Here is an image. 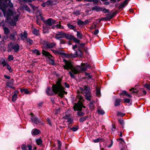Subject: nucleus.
<instances>
[{
    "mask_svg": "<svg viewBox=\"0 0 150 150\" xmlns=\"http://www.w3.org/2000/svg\"><path fill=\"white\" fill-rule=\"evenodd\" d=\"M8 6L11 8L13 7V4L11 2L10 0H0V9L3 12L4 16L6 17L7 19L8 20L11 18L12 16H13V20L17 22L19 15L16 14L15 11L10 9H8L6 11Z\"/></svg>",
    "mask_w": 150,
    "mask_h": 150,
    "instance_id": "nucleus-1",
    "label": "nucleus"
},
{
    "mask_svg": "<svg viewBox=\"0 0 150 150\" xmlns=\"http://www.w3.org/2000/svg\"><path fill=\"white\" fill-rule=\"evenodd\" d=\"M63 61L65 63V64L63 66L64 68L67 70L69 69H71V72L69 71V73L71 76L72 78H74L75 77L74 74L79 73L80 71H84L86 69L85 64L82 63L81 66L77 65L74 67L71 61H67L65 59H64Z\"/></svg>",
    "mask_w": 150,
    "mask_h": 150,
    "instance_id": "nucleus-2",
    "label": "nucleus"
},
{
    "mask_svg": "<svg viewBox=\"0 0 150 150\" xmlns=\"http://www.w3.org/2000/svg\"><path fill=\"white\" fill-rule=\"evenodd\" d=\"M61 79H59L57 81L55 84H54L52 86V90L49 87H47L46 92L48 96H52L54 94L53 92L55 94H57L61 97L63 96L64 93L67 94V92L64 91V88L61 85Z\"/></svg>",
    "mask_w": 150,
    "mask_h": 150,
    "instance_id": "nucleus-3",
    "label": "nucleus"
},
{
    "mask_svg": "<svg viewBox=\"0 0 150 150\" xmlns=\"http://www.w3.org/2000/svg\"><path fill=\"white\" fill-rule=\"evenodd\" d=\"M84 88L80 87L79 92L84 95L86 99L90 101L91 100V95L90 93V88L87 86H85Z\"/></svg>",
    "mask_w": 150,
    "mask_h": 150,
    "instance_id": "nucleus-4",
    "label": "nucleus"
},
{
    "mask_svg": "<svg viewBox=\"0 0 150 150\" xmlns=\"http://www.w3.org/2000/svg\"><path fill=\"white\" fill-rule=\"evenodd\" d=\"M82 107L84 108L85 107L83 105V104L81 102L79 101L78 104L75 103L73 106V108L75 111H78L77 115L79 116H82L84 115V112L81 111Z\"/></svg>",
    "mask_w": 150,
    "mask_h": 150,
    "instance_id": "nucleus-5",
    "label": "nucleus"
},
{
    "mask_svg": "<svg viewBox=\"0 0 150 150\" xmlns=\"http://www.w3.org/2000/svg\"><path fill=\"white\" fill-rule=\"evenodd\" d=\"M42 54L45 56L48 57L49 59L51 61L52 64H54V57L49 53L45 50H43Z\"/></svg>",
    "mask_w": 150,
    "mask_h": 150,
    "instance_id": "nucleus-6",
    "label": "nucleus"
},
{
    "mask_svg": "<svg viewBox=\"0 0 150 150\" xmlns=\"http://www.w3.org/2000/svg\"><path fill=\"white\" fill-rule=\"evenodd\" d=\"M73 47L72 49L74 50V51L75 52H74V54H73L72 53H71V56L73 57H77V56L78 55H79L80 56H81L82 55V53L81 52V51L80 50H79L78 52H79L80 53L79 54H78V52L76 50H75L74 49L76 48L77 47V45H73Z\"/></svg>",
    "mask_w": 150,
    "mask_h": 150,
    "instance_id": "nucleus-7",
    "label": "nucleus"
},
{
    "mask_svg": "<svg viewBox=\"0 0 150 150\" xmlns=\"http://www.w3.org/2000/svg\"><path fill=\"white\" fill-rule=\"evenodd\" d=\"M56 21L51 18L48 19L45 22V24L47 26H52L53 24L56 23Z\"/></svg>",
    "mask_w": 150,
    "mask_h": 150,
    "instance_id": "nucleus-8",
    "label": "nucleus"
},
{
    "mask_svg": "<svg viewBox=\"0 0 150 150\" xmlns=\"http://www.w3.org/2000/svg\"><path fill=\"white\" fill-rule=\"evenodd\" d=\"M55 38L58 40H59L61 38H64V33L62 31L57 32L55 34Z\"/></svg>",
    "mask_w": 150,
    "mask_h": 150,
    "instance_id": "nucleus-9",
    "label": "nucleus"
},
{
    "mask_svg": "<svg viewBox=\"0 0 150 150\" xmlns=\"http://www.w3.org/2000/svg\"><path fill=\"white\" fill-rule=\"evenodd\" d=\"M30 114L31 115V120L33 122L36 124H37L40 123V121L37 118L33 115V113H31Z\"/></svg>",
    "mask_w": 150,
    "mask_h": 150,
    "instance_id": "nucleus-10",
    "label": "nucleus"
},
{
    "mask_svg": "<svg viewBox=\"0 0 150 150\" xmlns=\"http://www.w3.org/2000/svg\"><path fill=\"white\" fill-rule=\"evenodd\" d=\"M64 118L67 120V122L70 125L73 122V120L69 115H66L64 116Z\"/></svg>",
    "mask_w": 150,
    "mask_h": 150,
    "instance_id": "nucleus-11",
    "label": "nucleus"
},
{
    "mask_svg": "<svg viewBox=\"0 0 150 150\" xmlns=\"http://www.w3.org/2000/svg\"><path fill=\"white\" fill-rule=\"evenodd\" d=\"M13 79L8 81L6 82V85L8 87L14 89L15 88L13 86Z\"/></svg>",
    "mask_w": 150,
    "mask_h": 150,
    "instance_id": "nucleus-12",
    "label": "nucleus"
},
{
    "mask_svg": "<svg viewBox=\"0 0 150 150\" xmlns=\"http://www.w3.org/2000/svg\"><path fill=\"white\" fill-rule=\"evenodd\" d=\"M10 45H12V48L14 50L15 52H17L19 51L20 46L18 44H16L13 45L12 44V43H11Z\"/></svg>",
    "mask_w": 150,
    "mask_h": 150,
    "instance_id": "nucleus-13",
    "label": "nucleus"
},
{
    "mask_svg": "<svg viewBox=\"0 0 150 150\" xmlns=\"http://www.w3.org/2000/svg\"><path fill=\"white\" fill-rule=\"evenodd\" d=\"M28 148V150H32V147L31 145L28 144L26 146L25 144H23L21 146V148L22 150H27V148Z\"/></svg>",
    "mask_w": 150,
    "mask_h": 150,
    "instance_id": "nucleus-14",
    "label": "nucleus"
},
{
    "mask_svg": "<svg viewBox=\"0 0 150 150\" xmlns=\"http://www.w3.org/2000/svg\"><path fill=\"white\" fill-rule=\"evenodd\" d=\"M56 45V44L54 43H47L45 45V47L47 48H53Z\"/></svg>",
    "mask_w": 150,
    "mask_h": 150,
    "instance_id": "nucleus-15",
    "label": "nucleus"
},
{
    "mask_svg": "<svg viewBox=\"0 0 150 150\" xmlns=\"http://www.w3.org/2000/svg\"><path fill=\"white\" fill-rule=\"evenodd\" d=\"M27 35L28 34L26 31H24L23 32V34L22 33H21L20 36L22 40H25L26 38H27Z\"/></svg>",
    "mask_w": 150,
    "mask_h": 150,
    "instance_id": "nucleus-16",
    "label": "nucleus"
},
{
    "mask_svg": "<svg viewBox=\"0 0 150 150\" xmlns=\"http://www.w3.org/2000/svg\"><path fill=\"white\" fill-rule=\"evenodd\" d=\"M102 10V7L98 6H95L92 8V10L98 12L101 11Z\"/></svg>",
    "mask_w": 150,
    "mask_h": 150,
    "instance_id": "nucleus-17",
    "label": "nucleus"
},
{
    "mask_svg": "<svg viewBox=\"0 0 150 150\" xmlns=\"http://www.w3.org/2000/svg\"><path fill=\"white\" fill-rule=\"evenodd\" d=\"M16 35L17 33L16 32L11 33L9 36L10 39L13 41H15L16 39L15 36Z\"/></svg>",
    "mask_w": 150,
    "mask_h": 150,
    "instance_id": "nucleus-18",
    "label": "nucleus"
},
{
    "mask_svg": "<svg viewBox=\"0 0 150 150\" xmlns=\"http://www.w3.org/2000/svg\"><path fill=\"white\" fill-rule=\"evenodd\" d=\"M129 0H125L123 3L119 6V8L120 9H121L122 8L125 7L127 5Z\"/></svg>",
    "mask_w": 150,
    "mask_h": 150,
    "instance_id": "nucleus-19",
    "label": "nucleus"
},
{
    "mask_svg": "<svg viewBox=\"0 0 150 150\" xmlns=\"http://www.w3.org/2000/svg\"><path fill=\"white\" fill-rule=\"evenodd\" d=\"M17 93L18 92L16 91H14V93L12 96V101L14 102L16 100L17 98Z\"/></svg>",
    "mask_w": 150,
    "mask_h": 150,
    "instance_id": "nucleus-20",
    "label": "nucleus"
},
{
    "mask_svg": "<svg viewBox=\"0 0 150 150\" xmlns=\"http://www.w3.org/2000/svg\"><path fill=\"white\" fill-rule=\"evenodd\" d=\"M73 36L71 35H69L68 33H64V38H65L66 39L68 40L72 39Z\"/></svg>",
    "mask_w": 150,
    "mask_h": 150,
    "instance_id": "nucleus-21",
    "label": "nucleus"
},
{
    "mask_svg": "<svg viewBox=\"0 0 150 150\" xmlns=\"http://www.w3.org/2000/svg\"><path fill=\"white\" fill-rule=\"evenodd\" d=\"M121 100L120 99H116L115 102V106H117L120 105Z\"/></svg>",
    "mask_w": 150,
    "mask_h": 150,
    "instance_id": "nucleus-22",
    "label": "nucleus"
},
{
    "mask_svg": "<svg viewBox=\"0 0 150 150\" xmlns=\"http://www.w3.org/2000/svg\"><path fill=\"white\" fill-rule=\"evenodd\" d=\"M25 42L27 43H29V44L30 45L33 44V40L28 38H26V39L25 40Z\"/></svg>",
    "mask_w": 150,
    "mask_h": 150,
    "instance_id": "nucleus-23",
    "label": "nucleus"
},
{
    "mask_svg": "<svg viewBox=\"0 0 150 150\" xmlns=\"http://www.w3.org/2000/svg\"><path fill=\"white\" fill-rule=\"evenodd\" d=\"M77 35L76 36L78 38H79L80 39H81L82 38V34L81 33V32L79 31H77Z\"/></svg>",
    "mask_w": 150,
    "mask_h": 150,
    "instance_id": "nucleus-24",
    "label": "nucleus"
},
{
    "mask_svg": "<svg viewBox=\"0 0 150 150\" xmlns=\"http://www.w3.org/2000/svg\"><path fill=\"white\" fill-rule=\"evenodd\" d=\"M77 98L79 99L77 104L78 103L79 101L81 102V103L82 104L81 100H83V97L81 95L79 94L77 95Z\"/></svg>",
    "mask_w": 150,
    "mask_h": 150,
    "instance_id": "nucleus-25",
    "label": "nucleus"
},
{
    "mask_svg": "<svg viewBox=\"0 0 150 150\" xmlns=\"http://www.w3.org/2000/svg\"><path fill=\"white\" fill-rule=\"evenodd\" d=\"M32 132L33 134L35 135H37L40 133V131L38 129H33Z\"/></svg>",
    "mask_w": 150,
    "mask_h": 150,
    "instance_id": "nucleus-26",
    "label": "nucleus"
},
{
    "mask_svg": "<svg viewBox=\"0 0 150 150\" xmlns=\"http://www.w3.org/2000/svg\"><path fill=\"white\" fill-rule=\"evenodd\" d=\"M4 33L6 34H8L10 33V31L9 29L7 27H5L4 28Z\"/></svg>",
    "mask_w": 150,
    "mask_h": 150,
    "instance_id": "nucleus-27",
    "label": "nucleus"
},
{
    "mask_svg": "<svg viewBox=\"0 0 150 150\" xmlns=\"http://www.w3.org/2000/svg\"><path fill=\"white\" fill-rule=\"evenodd\" d=\"M68 28L71 29L72 30L76 28V26L71 24L70 23H68L67 25Z\"/></svg>",
    "mask_w": 150,
    "mask_h": 150,
    "instance_id": "nucleus-28",
    "label": "nucleus"
},
{
    "mask_svg": "<svg viewBox=\"0 0 150 150\" xmlns=\"http://www.w3.org/2000/svg\"><path fill=\"white\" fill-rule=\"evenodd\" d=\"M117 140L118 142H120V143L122 144V145H124L125 144V142L124 140L122 138H120L117 139Z\"/></svg>",
    "mask_w": 150,
    "mask_h": 150,
    "instance_id": "nucleus-29",
    "label": "nucleus"
},
{
    "mask_svg": "<svg viewBox=\"0 0 150 150\" xmlns=\"http://www.w3.org/2000/svg\"><path fill=\"white\" fill-rule=\"evenodd\" d=\"M77 24L78 25L80 26L81 25H84V23L83 21H81L80 19L78 20L77 22Z\"/></svg>",
    "mask_w": 150,
    "mask_h": 150,
    "instance_id": "nucleus-30",
    "label": "nucleus"
},
{
    "mask_svg": "<svg viewBox=\"0 0 150 150\" xmlns=\"http://www.w3.org/2000/svg\"><path fill=\"white\" fill-rule=\"evenodd\" d=\"M87 117H88L87 116L83 117L79 119V120L81 122H83L85 121L86 120Z\"/></svg>",
    "mask_w": 150,
    "mask_h": 150,
    "instance_id": "nucleus-31",
    "label": "nucleus"
},
{
    "mask_svg": "<svg viewBox=\"0 0 150 150\" xmlns=\"http://www.w3.org/2000/svg\"><path fill=\"white\" fill-rule=\"evenodd\" d=\"M72 39H73L74 42L76 43H80V40L74 36H73Z\"/></svg>",
    "mask_w": 150,
    "mask_h": 150,
    "instance_id": "nucleus-32",
    "label": "nucleus"
},
{
    "mask_svg": "<svg viewBox=\"0 0 150 150\" xmlns=\"http://www.w3.org/2000/svg\"><path fill=\"white\" fill-rule=\"evenodd\" d=\"M73 13L76 16H78L80 14V11L79 10H76L73 11Z\"/></svg>",
    "mask_w": 150,
    "mask_h": 150,
    "instance_id": "nucleus-33",
    "label": "nucleus"
},
{
    "mask_svg": "<svg viewBox=\"0 0 150 150\" xmlns=\"http://www.w3.org/2000/svg\"><path fill=\"white\" fill-rule=\"evenodd\" d=\"M143 85L144 87L146 88L147 89L150 90V83H146Z\"/></svg>",
    "mask_w": 150,
    "mask_h": 150,
    "instance_id": "nucleus-34",
    "label": "nucleus"
},
{
    "mask_svg": "<svg viewBox=\"0 0 150 150\" xmlns=\"http://www.w3.org/2000/svg\"><path fill=\"white\" fill-rule=\"evenodd\" d=\"M21 92H22L23 91H24V93L26 94H28L29 93V92L28 90L26 88L21 89Z\"/></svg>",
    "mask_w": 150,
    "mask_h": 150,
    "instance_id": "nucleus-35",
    "label": "nucleus"
},
{
    "mask_svg": "<svg viewBox=\"0 0 150 150\" xmlns=\"http://www.w3.org/2000/svg\"><path fill=\"white\" fill-rule=\"evenodd\" d=\"M36 142L37 144L40 145L42 144V141L41 139H39L36 140Z\"/></svg>",
    "mask_w": 150,
    "mask_h": 150,
    "instance_id": "nucleus-36",
    "label": "nucleus"
},
{
    "mask_svg": "<svg viewBox=\"0 0 150 150\" xmlns=\"http://www.w3.org/2000/svg\"><path fill=\"white\" fill-rule=\"evenodd\" d=\"M98 112L100 114H103L105 113V112L103 110L101 109H98Z\"/></svg>",
    "mask_w": 150,
    "mask_h": 150,
    "instance_id": "nucleus-37",
    "label": "nucleus"
},
{
    "mask_svg": "<svg viewBox=\"0 0 150 150\" xmlns=\"http://www.w3.org/2000/svg\"><path fill=\"white\" fill-rule=\"evenodd\" d=\"M32 52L38 55H40V53L39 51L38 50L36 49L33 50H32Z\"/></svg>",
    "mask_w": 150,
    "mask_h": 150,
    "instance_id": "nucleus-38",
    "label": "nucleus"
},
{
    "mask_svg": "<svg viewBox=\"0 0 150 150\" xmlns=\"http://www.w3.org/2000/svg\"><path fill=\"white\" fill-rule=\"evenodd\" d=\"M78 129V127L77 126L73 127L71 129L73 132H75L77 131Z\"/></svg>",
    "mask_w": 150,
    "mask_h": 150,
    "instance_id": "nucleus-39",
    "label": "nucleus"
},
{
    "mask_svg": "<svg viewBox=\"0 0 150 150\" xmlns=\"http://www.w3.org/2000/svg\"><path fill=\"white\" fill-rule=\"evenodd\" d=\"M1 64L3 65V66L4 67L5 66L7 65V64H8L7 63V62L6 61V60L4 59L3 60V61L1 62Z\"/></svg>",
    "mask_w": 150,
    "mask_h": 150,
    "instance_id": "nucleus-40",
    "label": "nucleus"
},
{
    "mask_svg": "<svg viewBox=\"0 0 150 150\" xmlns=\"http://www.w3.org/2000/svg\"><path fill=\"white\" fill-rule=\"evenodd\" d=\"M23 9H25V10H26L28 11H30L29 8L27 5H24L23 6Z\"/></svg>",
    "mask_w": 150,
    "mask_h": 150,
    "instance_id": "nucleus-41",
    "label": "nucleus"
},
{
    "mask_svg": "<svg viewBox=\"0 0 150 150\" xmlns=\"http://www.w3.org/2000/svg\"><path fill=\"white\" fill-rule=\"evenodd\" d=\"M40 42L41 44L43 45L44 47H45V45L47 43V42L45 40H41L40 41Z\"/></svg>",
    "mask_w": 150,
    "mask_h": 150,
    "instance_id": "nucleus-42",
    "label": "nucleus"
},
{
    "mask_svg": "<svg viewBox=\"0 0 150 150\" xmlns=\"http://www.w3.org/2000/svg\"><path fill=\"white\" fill-rule=\"evenodd\" d=\"M101 11H103L104 13H106L109 12V10L102 7Z\"/></svg>",
    "mask_w": 150,
    "mask_h": 150,
    "instance_id": "nucleus-43",
    "label": "nucleus"
},
{
    "mask_svg": "<svg viewBox=\"0 0 150 150\" xmlns=\"http://www.w3.org/2000/svg\"><path fill=\"white\" fill-rule=\"evenodd\" d=\"M8 58L9 60L10 61L13 60L14 59L13 55H9Z\"/></svg>",
    "mask_w": 150,
    "mask_h": 150,
    "instance_id": "nucleus-44",
    "label": "nucleus"
},
{
    "mask_svg": "<svg viewBox=\"0 0 150 150\" xmlns=\"http://www.w3.org/2000/svg\"><path fill=\"white\" fill-rule=\"evenodd\" d=\"M101 139L100 138H98L96 139H95L93 140V141L94 143H97L99 142L100 140Z\"/></svg>",
    "mask_w": 150,
    "mask_h": 150,
    "instance_id": "nucleus-45",
    "label": "nucleus"
},
{
    "mask_svg": "<svg viewBox=\"0 0 150 150\" xmlns=\"http://www.w3.org/2000/svg\"><path fill=\"white\" fill-rule=\"evenodd\" d=\"M100 95V91L99 89H96V95L98 96H99Z\"/></svg>",
    "mask_w": 150,
    "mask_h": 150,
    "instance_id": "nucleus-46",
    "label": "nucleus"
},
{
    "mask_svg": "<svg viewBox=\"0 0 150 150\" xmlns=\"http://www.w3.org/2000/svg\"><path fill=\"white\" fill-rule=\"evenodd\" d=\"M52 2L50 0H48L46 2L45 4L47 5L51 4Z\"/></svg>",
    "mask_w": 150,
    "mask_h": 150,
    "instance_id": "nucleus-47",
    "label": "nucleus"
},
{
    "mask_svg": "<svg viewBox=\"0 0 150 150\" xmlns=\"http://www.w3.org/2000/svg\"><path fill=\"white\" fill-rule=\"evenodd\" d=\"M7 67L9 71L10 72H11L12 71V70L11 69V67L8 64H7Z\"/></svg>",
    "mask_w": 150,
    "mask_h": 150,
    "instance_id": "nucleus-48",
    "label": "nucleus"
},
{
    "mask_svg": "<svg viewBox=\"0 0 150 150\" xmlns=\"http://www.w3.org/2000/svg\"><path fill=\"white\" fill-rule=\"evenodd\" d=\"M57 28H59L60 29H63L64 28L63 26H62L60 24H58L56 25Z\"/></svg>",
    "mask_w": 150,
    "mask_h": 150,
    "instance_id": "nucleus-49",
    "label": "nucleus"
},
{
    "mask_svg": "<svg viewBox=\"0 0 150 150\" xmlns=\"http://www.w3.org/2000/svg\"><path fill=\"white\" fill-rule=\"evenodd\" d=\"M52 52L55 54H59L60 53L59 51H58L57 50H52Z\"/></svg>",
    "mask_w": 150,
    "mask_h": 150,
    "instance_id": "nucleus-50",
    "label": "nucleus"
},
{
    "mask_svg": "<svg viewBox=\"0 0 150 150\" xmlns=\"http://www.w3.org/2000/svg\"><path fill=\"white\" fill-rule=\"evenodd\" d=\"M16 22L14 21H12L10 23V24L12 26H15L16 25Z\"/></svg>",
    "mask_w": 150,
    "mask_h": 150,
    "instance_id": "nucleus-51",
    "label": "nucleus"
},
{
    "mask_svg": "<svg viewBox=\"0 0 150 150\" xmlns=\"http://www.w3.org/2000/svg\"><path fill=\"white\" fill-rule=\"evenodd\" d=\"M117 115L119 116H123L125 115V114L123 113L119 112L117 113Z\"/></svg>",
    "mask_w": 150,
    "mask_h": 150,
    "instance_id": "nucleus-52",
    "label": "nucleus"
},
{
    "mask_svg": "<svg viewBox=\"0 0 150 150\" xmlns=\"http://www.w3.org/2000/svg\"><path fill=\"white\" fill-rule=\"evenodd\" d=\"M125 102L126 103H129L130 102V99L128 98H126L124 99Z\"/></svg>",
    "mask_w": 150,
    "mask_h": 150,
    "instance_id": "nucleus-53",
    "label": "nucleus"
},
{
    "mask_svg": "<svg viewBox=\"0 0 150 150\" xmlns=\"http://www.w3.org/2000/svg\"><path fill=\"white\" fill-rule=\"evenodd\" d=\"M58 149H61V142L59 141H58Z\"/></svg>",
    "mask_w": 150,
    "mask_h": 150,
    "instance_id": "nucleus-54",
    "label": "nucleus"
},
{
    "mask_svg": "<svg viewBox=\"0 0 150 150\" xmlns=\"http://www.w3.org/2000/svg\"><path fill=\"white\" fill-rule=\"evenodd\" d=\"M38 31L36 29H35L33 31V33L35 35H38Z\"/></svg>",
    "mask_w": 150,
    "mask_h": 150,
    "instance_id": "nucleus-55",
    "label": "nucleus"
},
{
    "mask_svg": "<svg viewBox=\"0 0 150 150\" xmlns=\"http://www.w3.org/2000/svg\"><path fill=\"white\" fill-rule=\"evenodd\" d=\"M47 121L50 126L52 125L51 122V120L50 118H48L47 119Z\"/></svg>",
    "mask_w": 150,
    "mask_h": 150,
    "instance_id": "nucleus-56",
    "label": "nucleus"
},
{
    "mask_svg": "<svg viewBox=\"0 0 150 150\" xmlns=\"http://www.w3.org/2000/svg\"><path fill=\"white\" fill-rule=\"evenodd\" d=\"M89 107L91 109H93L94 108V105L93 104H89Z\"/></svg>",
    "mask_w": 150,
    "mask_h": 150,
    "instance_id": "nucleus-57",
    "label": "nucleus"
},
{
    "mask_svg": "<svg viewBox=\"0 0 150 150\" xmlns=\"http://www.w3.org/2000/svg\"><path fill=\"white\" fill-rule=\"evenodd\" d=\"M92 2L95 4H97L99 2V0H92Z\"/></svg>",
    "mask_w": 150,
    "mask_h": 150,
    "instance_id": "nucleus-58",
    "label": "nucleus"
},
{
    "mask_svg": "<svg viewBox=\"0 0 150 150\" xmlns=\"http://www.w3.org/2000/svg\"><path fill=\"white\" fill-rule=\"evenodd\" d=\"M4 77L7 79H11V77L10 76L5 75L4 76Z\"/></svg>",
    "mask_w": 150,
    "mask_h": 150,
    "instance_id": "nucleus-59",
    "label": "nucleus"
},
{
    "mask_svg": "<svg viewBox=\"0 0 150 150\" xmlns=\"http://www.w3.org/2000/svg\"><path fill=\"white\" fill-rule=\"evenodd\" d=\"M119 121L120 122V123L122 125H124V122L123 120H119Z\"/></svg>",
    "mask_w": 150,
    "mask_h": 150,
    "instance_id": "nucleus-60",
    "label": "nucleus"
},
{
    "mask_svg": "<svg viewBox=\"0 0 150 150\" xmlns=\"http://www.w3.org/2000/svg\"><path fill=\"white\" fill-rule=\"evenodd\" d=\"M65 42L63 40H60V44H64Z\"/></svg>",
    "mask_w": 150,
    "mask_h": 150,
    "instance_id": "nucleus-61",
    "label": "nucleus"
},
{
    "mask_svg": "<svg viewBox=\"0 0 150 150\" xmlns=\"http://www.w3.org/2000/svg\"><path fill=\"white\" fill-rule=\"evenodd\" d=\"M127 93V92L125 91H122V95H126V94Z\"/></svg>",
    "mask_w": 150,
    "mask_h": 150,
    "instance_id": "nucleus-62",
    "label": "nucleus"
},
{
    "mask_svg": "<svg viewBox=\"0 0 150 150\" xmlns=\"http://www.w3.org/2000/svg\"><path fill=\"white\" fill-rule=\"evenodd\" d=\"M121 150H127V146H125L121 149Z\"/></svg>",
    "mask_w": 150,
    "mask_h": 150,
    "instance_id": "nucleus-63",
    "label": "nucleus"
},
{
    "mask_svg": "<svg viewBox=\"0 0 150 150\" xmlns=\"http://www.w3.org/2000/svg\"><path fill=\"white\" fill-rule=\"evenodd\" d=\"M43 104V103L42 102L38 104V106L39 107H41L42 106Z\"/></svg>",
    "mask_w": 150,
    "mask_h": 150,
    "instance_id": "nucleus-64",
    "label": "nucleus"
}]
</instances>
